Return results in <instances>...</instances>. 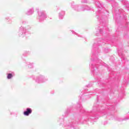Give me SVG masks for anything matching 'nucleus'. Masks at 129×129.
<instances>
[{
    "label": "nucleus",
    "mask_w": 129,
    "mask_h": 129,
    "mask_svg": "<svg viewBox=\"0 0 129 129\" xmlns=\"http://www.w3.org/2000/svg\"><path fill=\"white\" fill-rule=\"evenodd\" d=\"M32 109L28 108L26 109V111L24 112L23 114H24V115H26V116H28L29 114H31V113H32Z\"/></svg>",
    "instance_id": "1"
},
{
    "label": "nucleus",
    "mask_w": 129,
    "mask_h": 129,
    "mask_svg": "<svg viewBox=\"0 0 129 129\" xmlns=\"http://www.w3.org/2000/svg\"><path fill=\"white\" fill-rule=\"evenodd\" d=\"M13 75L12 74H8L7 76L8 79H11V78H12Z\"/></svg>",
    "instance_id": "2"
}]
</instances>
